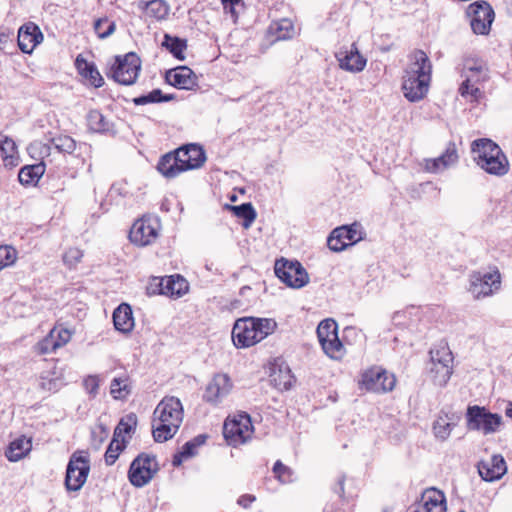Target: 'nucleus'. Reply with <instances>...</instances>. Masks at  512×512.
Masks as SVG:
<instances>
[{
    "mask_svg": "<svg viewBox=\"0 0 512 512\" xmlns=\"http://www.w3.org/2000/svg\"><path fill=\"white\" fill-rule=\"evenodd\" d=\"M275 274L288 287L299 289L309 282V276L298 261L280 259L275 262Z\"/></svg>",
    "mask_w": 512,
    "mask_h": 512,
    "instance_id": "f8f14e48",
    "label": "nucleus"
},
{
    "mask_svg": "<svg viewBox=\"0 0 512 512\" xmlns=\"http://www.w3.org/2000/svg\"><path fill=\"white\" fill-rule=\"evenodd\" d=\"M75 66L79 74L85 78L91 86L98 88L103 85L104 79L93 62H88L81 55H78L75 60Z\"/></svg>",
    "mask_w": 512,
    "mask_h": 512,
    "instance_id": "393cba45",
    "label": "nucleus"
},
{
    "mask_svg": "<svg viewBox=\"0 0 512 512\" xmlns=\"http://www.w3.org/2000/svg\"><path fill=\"white\" fill-rule=\"evenodd\" d=\"M316 332L319 342L325 343V340L332 338L333 335H338L337 323L333 319H325L320 322Z\"/></svg>",
    "mask_w": 512,
    "mask_h": 512,
    "instance_id": "37998d69",
    "label": "nucleus"
},
{
    "mask_svg": "<svg viewBox=\"0 0 512 512\" xmlns=\"http://www.w3.org/2000/svg\"><path fill=\"white\" fill-rule=\"evenodd\" d=\"M224 10L229 11L231 14H235V5H238L241 0H221Z\"/></svg>",
    "mask_w": 512,
    "mask_h": 512,
    "instance_id": "0e129e2a",
    "label": "nucleus"
},
{
    "mask_svg": "<svg viewBox=\"0 0 512 512\" xmlns=\"http://www.w3.org/2000/svg\"><path fill=\"white\" fill-rule=\"evenodd\" d=\"M149 294H160L164 295V285H160V279L154 278L153 282L147 287Z\"/></svg>",
    "mask_w": 512,
    "mask_h": 512,
    "instance_id": "680f3d73",
    "label": "nucleus"
},
{
    "mask_svg": "<svg viewBox=\"0 0 512 512\" xmlns=\"http://www.w3.org/2000/svg\"><path fill=\"white\" fill-rule=\"evenodd\" d=\"M468 69L472 72V75L468 76L467 79L462 82L459 87V93L461 96H478V94H481L480 88L478 86H474V84H471V82L475 77H477L475 81H479V75L482 74L483 68L482 66H474L468 67Z\"/></svg>",
    "mask_w": 512,
    "mask_h": 512,
    "instance_id": "4c0bfd02",
    "label": "nucleus"
},
{
    "mask_svg": "<svg viewBox=\"0 0 512 512\" xmlns=\"http://www.w3.org/2000/svg\"><path fill=\"white\" fill-rule=\"evenodd\" d=\"M415 65L417 69L404 77L402 84L403 96H425L428 93L431 80V63L422 50L415 52Z\"/></svg>",
    "mask_w": 512,
    "mask_h": 512,
    "instance_id": "7ed1b4c3",
    "label": "nucleus"
},
{
    "mask_svg": "<svg viewBox=\"0 0 512 512\" xmlns=\"http://www.w3.org/2000/svg\"><path fill=\"white\" fill-rule=\"evenodd\" d=\"M159 466L154 455L140 453L130 464L128 479L137 488L147 485L158 472Z\"/></svg>",
    "mask_w": 512,
    "mask_h": 512,
    "instance_id": "0eeeda50",
    "label": "nucleus"
},
{
    "mask_svg": "<svg viewBox=\"0 0 512 512\" xmlns=\"http://www.w3.org/2000/svg\"><path fill=\"white\" fill-rule=\"evenodd\" d=\"M188 459L185 454H183L182 451H179L178 453L174 454L172 459V465L174 467H178L182 464L183 460Z\"/></svg>",
    "mask_w": 512,
    "mask_h": 512,
    "instance_id": "69168bd1",
    "label": "nucleus"
},
{
    "mask_svg": "<svg viewBox=\"0 0 512 512\" xmlns=\"http://www.w3.org/2000/svg\"><path fill=\"white\" fill-rule=\"evenodd\" d=\"M14 33L10 29L0 31V49L5 50L7 45H12Z\"/></svg>",
    "mask_w": 512,
    "mask_h": 512,
    "instance_id": "bf43d9fd",
    "label": "nucleus"
},
{
    "mask_svg": "<svg viewBox=\"0 0 512 512\" xmlns=\"http://www.w3.org/2000/svg\"><path fill=\"white\" fill-rule=\"evenodd\" d=\"M43 41V34L38 25L28 22L18 30L17 43L23 53L30 54Z\"/></svg>",
    "mask_w": 512,
    "mask_h": 512,
    "instance_id": "aec40b11",
    "label": "nucleus"
},
{
    "mask_svg": "<svg viewBox=\"0 0 512 512\" xmlns=\"http://www.w3.org/2000/svg\"><path fill=\"white\" fill-rule=\"evenodd\" d=\"M0 156L4 166L8 168L16 167L19 164V153L15 141L0 133Z\"/></svg>",
    "mask_w": 512,
    "mask_h": 512,
    "instance_id": "bb28decb",
    "label": "nucleus"
},
{
    "mask_svg": "<svg viewBox=\"0 0 512 512\" xmlns=\"http://www.w3.org/2000/svg\"><path fill=\"white\" fill-rule=\"evenodd\" d=\"M232 387V380L227 374L217 373L207 384L202 399L210 405L217 406L230 394Z\"/></svg>",
    "mask_w": 512,
    "mask_h": 512,
    "instance_id": "dca6fc26",
    "label": "nucleus"
},
{
    "mask_svg": "<svg viewBox=\"0 0 512 512\" xmlns=\"http://www.w3.org/2000/svg\"><path fill=\"white\" fill-rule=\"evenodd\" d=\"M87 124L91 131L115 135L116 130L114 124L110 123L106 117L98 110H92L87 115Z\"/></svg>",
    "mask_w": 512,
    "mask_h": 512,
    "instance_id": "473e14b6",
    "label": "nucleus"
},
{
    "mask_svg": "<svg viewBox=\"0 0 512 512\" xmlns=\"http://www.w3.org/2000/svg\"><path fill=\"white\" fill-rule=\"evenodd\" d=\"M466 421L468 430L482 431L488 435L496 432L501 426L502 416L491 413L485 407L473 405L467 408Z\"/></svg>",
    "mask_w": 512,
    "mask_h": 512,
    "instance_id": "423d86ee",
    "label": "nucleus"
},
{
    "mask_svg": "<svg viewBox=\"0 0 512 512\" xmlns=\"http://www.w3.org/2000/svg\"><path fill=\"white\" fill-rule=\"evenodd\" d=\"M51 145L60 153L71 154L76 149L75 140L68 135H59L50 139Z\"/></svg>",
    "mask_w": 512,
    "mask_h": 512,
    "instance_id": "c03bdc74",
    "label": "nucleus"
},
{
    "mask_svg": "<svg viewBox=\"0 0 512 512\" xmlns=\"http://www.w3.org/2000/svg\"><path fill=\"white\" fill-rule=\"evenodd\" d=\"M501 277L498 269L490 272H474L471 275L470 292L479 299L492 295L500 288Z\"/></svg>",
    "mask_w": 512,
    "mask_h": 512,
    "instance_id": "2eb2a0df",
    "label": "nucleus"
},
{
    "mask_svg": "<svg viewBox=\"0 0 512 512\" xmlns=\"http://www.w3.org/2000/svg\"><path fill=\"white\" fill-rule=\"evenodd\" d=\"M116 24L114 21L109 20L107 17L99 18L94 23L95 33L99 38L105 39L114 33Z\"/></svg>",
    "mask_w": 512,
    "mask_h": 512,
    "instance_id": "de8ad7c7",
    "label": "nucleus"
},
{
    "mask_svg": "<svg viewBox=\"0 0 512 512\" xmlns=\"http://www.w3.org/2000/svg\"><path fill=\"white\" fill-rule=\"evenodd\" d=\"M166 82L182 90H192L197 86V75L187 66H177L169 69L165 73Z\"/></svg>",
    "mask_w": 512,
    "mask_h": 512,
    "instance_id": "6ab92c4d",
    "label": "nucleus"
},
{
    "mask_svg": "<svg viewBox=\"0 0 512 512\" xmlns=\"http://www.w3.org/2000/svg\"><path fill=\"white\" fill-rule=\"evenodd\" d=\"M113 323L117 331L129 333L134 327V318L131 306L127 303L120 304L113 312Z\"/></svg>",
    "mask_w": 512,
    "mask_h": 512,
    "instance_id": "a878e982",
    "label": "nucleus"
},
{
    "mask_svg": "<svg viewBox=\"0 0 512 512\" xmlns=\"http://www.w3.org/2000/svg\"><path fill=\"white\" fill-rule=\"evenodd\" d=\"M141 69V60L134 52L123 56H116L115 63L111 66L108 77L121 85H132L135 83Z\"/></svg>",
    "mask_w": 512,
    "mask_h": 512,
    "instance_id": "39448f33",
    "label": "nucleus"
},
{
    "mask_svg": "<svg viewBox=\"0 0 512 512\" xmlns=\"http://www.w3.org/2000/svg\"><path fill=\"white\" fill-rule=\"evenodd\" d=\"M206 434H199L195 436L193 439L187 441L183 446L181 451L183 454L186 455V457L191 458L197 454V449L205 444L207 440Z\"/></svg>",
    "mask_w": 512,
    "mask_h": 512,
    "instance_id": "3c124183",
    "label": "nucleus"
},
{
    "mask_svg": "<svg viewBox=\"0 0 512 512\" xmlns=\"http://www.w3.org/2000/svg\"><path fill=\"white\" fill-rule=\"evenodd\" d=\"M273 473L281 483L286 484L292 481L293 472L291 468L284 465L280 460H277L273 466Z\"/></svg>",
    "mask_w": 512,
    "mask_h": 512,
    "instance_id": "603ef678",
    "label": "nucleus"
},
{
    "mask_svg": "<svg viewBox=\"0 0 512 512\" xmlns=\"http://www.w3.org/2000/svg\"><path fill=\"white\" fill-rule=\"evenodd\" d=\"M478 166L489 174L502 176L508 171V161L504 153L500 150L499 155L489 156L483 161H478Z\"/></svg>",
    "mask_w": 512,
    "mask_h": 512,
    "instance_id": "cd10ccee",
    "label": "nucleus"
},
{
    "mask_svg": "<svg viewBox=\"0 0 512 512\" xmlns=\"http://www.w3.org/2000/svg\"><path fill=\"white\" fill-rule=\"evenodd\" d=\"M83 257V252L78 248H69L63 255L64 263L69 267H75Z\"/></svg>",
    "mask_w": 512,
    "mask_h": 512,
    "instance_id": "6e6d98bb",
    "label": "nucleus"
},
{
    "mask_svg": "<svg viewBox=\"0 0 512 512\" xmlns=\"http://www.w3.org/2000/svg\"><path fill=\"white\" fill-rule=\"evenodd\" d=\"M345 481L346 476L339 475L335 485L332 487L333 493L338 496L340 502H344L345 500L353 497V493L351 491H348L347 493L345 492Z\"/></svg>",
    "mask_w": 512,
    "mask_h": 512,
    "instance_id": "864d4df0",
    "label": "nucleus"
},
{
    "mask_svg": "<svg viewBox=\"0 0 512 512\" xmlns=\"http://www.w3.org/2000/svg\"><path fill=\"white\" fill-rule=\"evenodd\" d=\"M99 382V378L96 375H89L83 381L85 390L92 397H95L98 394Z\"/></svg>",
    "mask_w": 512,
    "mask_h": 512,
    "instance_id": "4d7b16f0",
    "label": "nucleus"
},
{
    "mask_svg": "<svg viewBox=\"0 0 512 512\" xmlns=\"http://www.w3.org/2000/svg\"><path fill=\"white\" fill-rule=\"evenodd\" d=\"M276 327L275 320L271 318H240L233 326L232 340L237 348H248L272 334Z\"/></svg>",
    "mask_w": 512,
    "mask_h": 512,
    "instance_id": "f03ea898",
    "label": "nucleus"
},
{
    "mask_svg": "<svg viewBox=\"0 0 512 512\" xmlns=\"http://www.w3.org/2000/svg\"><path fill=\"white\" fill-rule=\"evenodd\" d=\"M253 433L251 418L248 414H239L233 419H226L223 425V436L231 446L244 444Z\"/></svg>",
    "mask_w": 512,
    "mask_h": 512,
    "instance_id": "9b49d317",
    "label": "nucleus"
},
{
    "mask_svg": "<svg viewBox=\"0 0 512 512\" xmlns=\"http://www.w3.org/2000/svg\"><path fill=\"white\" fill-rule=\"evenodd\" d=\"M324 353L332 359H341L344 355V346L340 341L338 335H333L332 338L325 340V343H320Z\"/></svg>",
    "mask_w": 512,
    "mask_h": 512,
    "instance_id": "ea45409f",
    "label": "nucleus"
},
{
    "mask_svg": "<svg viewBox=\"0 0 512 512\" xmlns=\"http://www.w3.org/2000/svg\"><path fill=\"white\" fill-rule=\"evenodd\" d=\"M431 367L429 373L435 385L445 386L453 373V354L443 345L430 350Z\"/></svg>",
    "mask_w": 512,
    "mask_h": 512,
    "instance_id": "20e7f679",
    "label": "nucleus"
},
{
    "mask_svg": "<svg viewBox=\"0 0 512 512\" xmlns=\"http://www.w3.org/2000/svg\"><path fill=\"white\" fill-rule=\"evenodd\" d=\"M126 447V440L122 437L121 441L115 437H113L110 442L106 452H105V462L107 465H113L119 457L121 451Z\"/></svg>",
    "mask_w": 512,
    "mask_h": 512,
    "instance_id": "a18cd8bd",
    "label": "nucleus"
},
{
    "mask_svg": "<svg viewBox=\"0 0 512 512\" xmlns=\"http://www.w3.org/2000/svg\"><path fill=\"white\" fill-rule=\"evenodd\" d=\"M269 33L275 36L276 40H286L292 37L294 27L290 20L281 19L270 24Z\"/></svg>",
    "mask_w": 512,
    "mask_h": 512,
    "instance_id": "58836bf2",
    "label": "nucleus"
},
{
    "mask_svg": "<svg viewBox=\"0 0 512 512\" xmlns=\"http://www.w3.org/2000/svg\"><path fill=\"white\" fill-rule=\"evenodd\" d=\"M32 443L31 439L21 436L8 445L5 456L11 462H17L25 457L31 450Z\"/></svg>",
    "mask_w": 512,
    "mask_h": 512,
    "instance_id": "2f4dec72",
    "label": "nucleus"
},
{
    "mask_svg": "<svg viewBox=\"0 0 512 512\" xmlns=\"http://www.w3.org/2000/svg\"><path fill=\"white\" fill-rule=\"evenodd\" d=\"M255 500L256 497L254 495L243 494L238 498L237 503L243 508H248Z\"/></svg>",
    "mask_w": 512,
    "mask_h": 512,
    "instance_id": "e2e57ef3",
    "label": "nucleus"
},
{
    "mask_svg": "<svg viewBox=\"0 0 512 512\" xmlns=\"http://www.w3.org/2000/svg\"><path fill=\"white\" fill-rule=\"evenodd\" d=\"M169 7L163 0H151L146 4V13L156 19H164L168 15Z\"/></svg>",
    "mask_w": 512,
    "mask_h": 512,
    "instance_id": "49530a36",
    "label": "nucleus"
},
{
    "mask_svg": "<svg viewBox=\"0 0 512 512\" xmlns=\"http://www.w3.org/2000/svg\"><path fill=\"white\" fill-rule=\"evenodd\" d=\"M132 392L130 378L127 375L115 377L110 383V394L115 400H126Z\"/></svg>",
    "mask_w": 512,
    "mask_h": 512,
    "instance_id": "72a5a7b5",
    "label": "nucleus"
},
{
    "mask_svg": "<svg viewBox=\"0 0 512 512\" xmlns=\"http://www.w3.org/2000/svg\"><path fill=\"white\" fill-rule=\"evenodd\" d=\"M18 252L10 245L0 246V271L6 267H9L17 260Z\"/></svg>",
    "mask_w": 512,
    "mask_h": 512,
    "instance_id": "8fccbe9b",
    "label": "nucleus"
},
{
    "mask_svg": "<svg viewBox=\"0 0 512 512\" xmlns=\"http://www.w3.org/2000/svg\"><path fill=\"white\" fill-rule=\"evenodd\" d=\"M226 208L228 210L232 211V213L236 217L243 219L242 225L245 228L250 227L252 225V223L254 222V220L256 219V211H255L253 205L249 202L242 203V204L236 205V206L226 204Z\"/></svg>",
    "mask_w": 512,
    "mask_h": 512,
    "instance_id": "f704fd0d",
    "label": "nucleus"
},
{
    "mask_svg": "<svg viewBox=\"0 0 512 512\" xmlns=\"http://www.w3.org/2000/svg\"><path fill=\"white\" fill-rule=\"evenodd\" d=\"M45 173L44 162L23 166L19 173V182L24 186H35Z\"/></svg>",
    "mask_w": 512,
    "mask_h": 512,
    "instance_id": "c85d7f7f",
    "label": "nucleus"
},
{
    "mask_svg": "<svg viewBox=\"0 0 512 512\" xmlns=\"http://www.w3.org/2000/svg\"><path fill=\"white\" fill-rule=\"evenodd\" d=\"M338 60L340 68L351 72H360L366 65V59L358 52L355 44L352 45L349 52L339 57Z\"/></svg>",
    "mask_w": 512,
    "mask_h": 512,
    "instance_id": "7c9ffc66",
    "label": "nucleus"
},
{
    "mask_svg": "<svg viewBox=\"0 0 512 512\" xmlns=\"http://www.w3.org/2000/svg\"><path fill=\"white\" fill-rule=\"evenodd\" d=\"M294 376L288 367L274 369L271 374V382L275 388L281 391L289 390L292 387Z\"/></svg>",
    "mask_w": 512,
    "mask_h": 512,
    "instance_id": "c9c22d12",
    "label": "nucleus"
},
{
    "mask_svg": "<svg viewBox=\"0 0 512 512\" xmlns=\"http://www.w3.org/2000/svg\"><path fill=\"white\" fill-rule=\"evenodd\" d=\"M396 378L382 367H371L361 375L360 389L373 393H387L394 389Z\"/></svg>",
    "mask_w": 512,
    "mask_h": 512,
    "instance_id": "9d476101",
    "label": "nucleus"
},
{
    "mask_svg": "<svg viewBox=\"0 0 512 512\" xmlns=\"http://www.w3.org/2000/svg\"><path fill=\"white\" fill-rule=\"evenodd\" d=\"M471 151L475 154L474 160L476 163L478 161H483L485 158H488L490 155H499L500 147L494 143L490 139L482 138L474 140L471 144Z\"/></svg>",
    "mask_w": 512,
    "mask_h": 512,
    "instance_id": "c756f323",
    "label": "nucleus"
},
{
    "mask_svg": "<svg viewBox=\"0 0 512 512\" xmlns=\"http://www.w3.org/2000/svg\"><path fill=\"white\" fill-rule=\"evenodd\" d=\"M55 333L56 329H52L48 335L34 346V351L39 355L55 352L59 348V344L56 343Z\"/></svg>",
    "mask_w": 512,
    "mask_h": 512,
    "instance_id": "79ce46f5",
    "label": "nucleus"
},
{
    "mask_svg": "<svg viewBox=\"0 0 512 512\" xmlns=\"http://www.w3.org/2000/svg\"><path fill=\"white\" fill-rule=\"evenodd\" d=\"M184 411L181 401L174 396L164 397L153 412L152 435L155 442L162 443L177 433Z\"/></svg>",
    "mask_w": 512,
    "mask_h": 512,
    "instance_id": "f257e3e1",
    "label": "nucleus"
},
{
    "mask_svg": "<svg viewBox=\"0 0 512 512\" xmlns=\"http://www.w3.org/2000/svg\"><path fill=\"white\" fill-rule=\"evenodd\" d=\"M183 172L201 168L206 162L205 150L196 143H189L175 149Z\"/></svg>",
    "mask_w": 512,
    "mask_h": 512,
    "instance_id": "a211bd4d",
    "label": "nucleus"
},
{
    "mask_svg": "<svg viewBox=\"0 0 512 512\" xmlns=\"http://www.w3.org/2000/svg\"><path fill=\"white\" fill-rule=\"evenodd\" d=\"M422 509L415 512H446V498L442 491L431 487L421 495Z\"/></svg>",
    "mask_w": 512,
    "mask_h": 512,
    "instance_id": "4be33fe9",
    "label": "nucleus"
},
{
    "mask_svg": "<svg viewBox=\"0 0 512 512\" xmlns=\"http://www.w3.org/2000/svg\"><path fill=\"white\" fill-rule=\"evenodd\" d=\"M505 415L508 417V418H511L512 419V402L509 401L507 403V406H506V409H505Z\"/></svg>",
    "mask_w": 512,
    "mask_h": 512,
    "instance_id": "774afa93",
    "label": "nucleus"
},
{
    "mask_svg": "<svg viewBox=\"0 0 512 512\" xmlns=\"http://www.w3.org/2000/svg\"><path fill=\"white\" fill-rule=\"evenodd\" d=\"M366 233L363 226L354 222L350 225H343L332 230L327 238V245L334 252H341L347 247L355 245L363 240Z\"/></svg>",
    "mask_w": 512,
    "mask_h": 512,
    "instance_id": "6e6552de",
    "label": "nucleus"
},
{
    "mask_svg": "<svg viewBox=\"0 0 512 512\" xmlns=\"http://www.w3.org/2000/svg\"><path fill=\"white\" fill-rule=\"evenodd\" d=\"M174 98H123L126 103L132 102L135 106L146 105L149 103L168 102Z\"/></svg>",
    "mask_w": 512,
    "mask_h": 512,
    "instance_id": "13d9d810",
    "label": "nucleus"
},
{
    "mask_svg": "<svg viewBox=\"0 0 512 512\" xmlns=\"http://www.w3.org/2000/svg\"><path fill=\"white\" fill-rule=\"evenodd\" d=\"M162 46L165 47L176 59H185L184 50L187 48L186 39L165 34Z\"/></svg>",
    "mask_w": 512,
    "mask_h": 512,
    "instance_id": "e433bc0d",
    "label": "nucleus"
},
{
    "mask_svg": "<svg viewBox=\"0 0 512 512\" xmlns=\"http://www.w3.org/2000/svg\"><path fill=\"white\" fill-rule=\"evenodd\" d=\"M137 425V416L135 413H129L122 417L114 429L113 437L120 440L123 434H130Z\"/></svg>",
    "mask_w": 512,
    "mask_h": 512,
    "instance_id": "a19ab883",
    "label": "nucleus"
},
{
    "mask_svg": "<svg viewBox=\"0 0 512 512\" xmlns=\"http://www.w3.org/2000/svg\"><path fill=\"white\" fill-rule=\"evenodd\" d=\"M130 195V192L127 189V182L120 181L112 184L109 189L108 197L110 200H115L116 197L125 198Z\"/></svg>",
    "mask_w": 512,
    "mask_h": 512,
    "instance_id": "5fc2aeb1",
    "label": "nucleus"
},
{
    "mask_svg": "<svg viewBox=\"0 0 512 512\" xmlns=\"http://www.w3.org/2000/svg\"><path fill=\"white\" fill-rule=\"evenodd\" d=\"M56 343L59 344V348L69 342L71 334L67 329L56 330Z\"/></svg>",
    "mask_w": 512,
    "mask_h": 512,
    "instance_id": "052dcab7",
    "label": "nucleus"
},
{
    "mask_svg": "<svg viewBox=\"0 0 512 512\" xmlns=\"http://www.w3.org/2000/svg\"><path fill=\"white\" fill-rule=\"evenodd\" d=\"M477 468L481 478L487 482L499 480L507 471L506 462L500 454L491 456L487 461H480Z\"/></svg>",
    "mask_w": 512,
    "mask_h": 512,
    "instance_id": "412c9836",
    "label": "nucleus"
},
{
    "mask_svg": "<svg viewBox=\"0 0 512 512\" xmlns=\"http://www.w3.org/2000/svg\"><path fill=\"white\" fill-rule=\"evenodd\" d=\"M157 171L166 179H173L183 173L176 150L162 155L157 163Z\"/></svg>",
    "mask_w": 512,
    "mask_h": 512,
    "instance_id": "5701e85b",
    "label": "nucleus"
},
{
    "mask_svg": "<svg viewBox=\"0 0 512 512\" xmlns=\"http://www.w3.org/2000/svg\"><path fill=\"white\" fill-rule=\"evenodd\" d=\"M146 96H172L171 94H163L160 89H154L149 92Z\"/></svg>",
    "mask_w": 512,
    "mask_h": 512,
    "instance_id": "338daca9",
    "label": "nucleus"
},
{
    "mask_svg": "<svg viewBox=\"0 0 512 512\" xmlns=\"http://www.w3.org/2000/svg\"><path fill=\"white\" fill-rule=\"evenodd\" d=\"M90 472V460L83 451L74 452L67 464L65 487L68 491H79Z\"/></svg>",
    "mask_w": 512,
    "mask_h": 512,
    "instance_id": "1a4fd4ad",
    "label": "nucleus"
},
{
    "mask_svg": "<svg viewBox=\"0 0 512 512\" xmlns=\"http://www.w3.org/2000/svg\"><path fill=\"white\" fill-rule=\"evenodd\" d=\"M454 426L455 424L446 421L443 417H439L433 424L435 437L441 441L446 440L450 436Z\"/></svg>",
    "mask_w": 512,
    "mask_h": 512,
    "instance_id": "09e8293b",
    "label": "nucleus"
},
{
    "mask_svg": "<svg viewBox=\"0 0 512 512\" xmlns=\"http://www.w3.org/2000/svg\"><path fill=\"white\" fill-rule=\"evenodd\" d=\"M466 14L470 18V26L475 34L487 35L490 32L495 14L487 1L478 0L471 3Z\"/></svg>",
    "mask_w": 512,
    "mask_h": 512,
    "instance_id": "4468645a",
    "label": "nucleus"
},
{
    "mask_svg": "<svg viewBox=\"0 0 512 512\" xmlns=\"http://www.w3.org/2000/svg\"><path fill=\"white\" fill-rule=\"evenodd\" d=\"M160 221L157 217L143 216L136 220L129 232L130 241L144 247L152 244L158 237Z\"/></svg>",
    "mask_w": 512,
    "mask_h": 512,
    "instance_id": "ddd939ff",
    "label": "nucleus"
},
{
    "mask_svg": "<svg viewBox=\"0 0 512 512\" xmlns=\"http://www.w3.org/2000/svg\"><path fill=\"white\" fill-rule=\"evenodd\" d=\"M160 285H164V295L171 298H180L188 292L187 280L179 275H171L160 278Z\"/></svg>",
    "mask_w": 512,
    "mask_h": 512,
    "instance_id": "b1692460",
    "label": "nucleus"
},
{
    "mask_svg": "<svg viewBox=\"0 0 512 512\" xmlns=\"http://www.w3.org/2000/svg\"><path fill=\"white\" fill-rule=\"evenodd\" d=\"M459 162V154L456 143L449 141L445 150L436 158L424 159V170L428 173L438 174L447 170Z\"/></svg>",
    "mask_w": 512,
    "mask_h": 512,
    "instance_id": "f3484780",
    "label": "nucleus"
}]
</instances>
